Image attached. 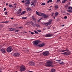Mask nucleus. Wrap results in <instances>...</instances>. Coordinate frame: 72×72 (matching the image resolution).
I'll use <instances>...</instances> for the list:
<instances>
[{"label":"nucleus","mask_w":72,"mask_h":72,"mask_svg":"<svg viewBox=\"0 0 72 72\" xmlns=\"http://www.w3.org/2000/svg\"><path fill=\"white\" fill-rule=\"evenodd\" d=\"M8 6L10 8H13V7H14V6L12 4H8Z\"/></svg>","instance_id":"21"},{"label":"nucleus","mask_w":72,"mask_h":72,"mask_svg":"<svg viewBox=\"0 0 72 72\" xmlns=\"http://www.w3.org/2000/svg\"><path fill=\"white\" fill-rule=\"evenodd\" d=\"M9 21H6L4 22V23H9Z\"/></svg>","instance_id":"42"},{"label":"nucleus","mask_w":72,"mask_h":72,"mask_svg":"<svg viewBox=\"0 0 72 72\" xmlns=\"http://www.w3.org/2000/svg\"><path fill=\"white\" fill-rule=\"evenodd\" d=\"M27 18L26 17H22V19H27Z\"/></svg>","instance_id":"33"},{"label":"nucleus","mask_w":72,"mask_h":72,"mask_svg":"<svg viewBox=\"0 0 72 72\" xmlns=\"http://www.w3.org/2000/svg\"><path fill=\"white\" fill-rule=\"evenodd\" d=\"M58 12H56L55 14V17H57L58 15Z\"/></svg>","instance_id":"16"},{"label":"nucleus","mask_w":72,"mask_h":72,"mask_svg":"<svg viewBox=\"0 0 72 72\" xmlns=\"http://www.w3.org/2000/svg\"><path fill=\"white\" fill-rule=\"evenodd\" d=\"M47 3H50V0H49V1H47Z\"/></svg>","instance_id":"61"},{"label":"nucleus","mask_w":72,"mask_h":72,"mask_svg":"<svg viewBox=\"0 0 72 72\" xmlns=\"http://www.w3.org/2000/svg\"><path fill=\"white\" fill-rule=\"evenodd\" d=\"M50 26L48 27L47 28V30H49V29H50Z\"/></svg>","instance_id":"51"},{"label":"nucleus","mask_w":72,"mask_h":72,"mask_svg":"<svg viewBox=\"0 0 72 72\" xmlns=\"http://www.w3.org/2000/svg\"><path fill=\"white\" fill-rule=\"evenodd\" d=\"M31 5L32 6H33L35 5V4H34V3H33Z\"/></svg>","instance_id":"36"},{"label":"nucleus","mask_w":72,"mask_h":72,"mask_svg":"<svg viewBox=\"0 0 72 72\" xmlns=\"http://www.w3.org/2000/svg\"><path fill=\"white\" fill-rule=\"evenodd\" d=\"M48 15H45V18H48Z\"/></svg>","instance_id":"44"},{"label":"nucleus","mask_w":72,"mask_h":72,"mask_svg":"<svg viewBox=\"0 0 72 72\" xmlns=\"http://www.w3.org/2000/svg\"><path fill=\"white\" fill-rule=\"evenodd\" d=\"M53 34H47L46 35L45 37H51V36H53Z\"/></svg>","instance_id":"9"},{"label":"nucleus","mask_w":72,"mask_h":72,"mask_svg":"<svg viewBox=\"0 0 72 72\" xmlns=\"http://www.w3.org/2000/svg\"><path fill=\"white\" fill-rule=\"evenodd\" d=\"M45 45V44H44V43H43L41 44L40 45Z\"/></svg>","instance_id":"41"},{"label":"nucleus","mask_w":72,"mask_h":72,"mask_svg":"<svg viewBox=\"0 0 72 72\" xmlns=\"http://www.w3.org/2000/svg\"><path fill=\"white\" fill-rule=\"evenodd\" d=\"M39 43H40V41L39 40H35L33 42V44L35 45H37Z\"/></svg>","instance_id":"5"},{"label":"nucleus","mask_w":72,"mask_h":72,"mask_svg":"<svg viewBox=\"0 0 72 72\" xmlns=\"http://www.w3.org/2000/svg\"><path fill=\"white\" fill-rule=\"evenodd\" d=\"M31 34H32V35H33V34H34V33L33 32H31Z\"/></svg>","instance_id":"57"},{"label":"nucleus","mask_w":72,"mask_h":72,"mask_svg":"<svg viewBox=\"0 0 72 72\" xmlns=\"http://www.w3.org/2000/svg\"><path fill=\"white\" fill-rule=\"evenodd\" d=\"M41 5H45V3H43L41 4Z\"/></svg>","instance_id":"38"},{"label":"nucleus","mask_w":72,"mask_h":72,"mask_svg":"<svg viewBox=\"0 0 72 72\" xmlns=\"http://www.w3.org/2000/svg\"><path fill=\"white\" fill-rule=\"evenodd\" d=\"M7 52H8V53H10V52H11L13 50V48L12 47L10 46L8 47L6 50Z\"/></svg>","instance_id":"3"},{"label":"nucleus","mask_w":72,"mask_h":72,"mask_svg":"<svg viewBox=\"0 0 72 72\" xmlns=\"http://www.w3.org/2000/svg\"><path fill=\"white\" fill-rule=\"evenodd\" d=\"M35 24L36 26H37V27H40V25L37 24L35 23Z\"/></svg>","instance_id":"27"},{"label":"nucleus","mask_w":72,"mask_h":72,"mask_svg":"<svg viewBox=\"0 0 72 72\" xmlns=\"http://www.w3.org/2000/svg\"><path fill=\"white\" fill-rule=\"evenodd\" d=\"M25 13H26V11H22L21 14V15H23V14H25Z\"/></svg>","instance_id":"22"},{"label":"nucleus","mask_w":72,"mask_h":72,"mask_svg":"<svg viewBox=\"0 0 72 72\" xmlns=\"http://www.w3.org/2000/svg\"><path fill=\"white\" fill-rule=\"evenodd\" d=\"M25 52H28V50L27 49H25Z\"/></svg>","instance_id":"35"},{"label":"nucleus","mask_w":72,"mask_h":72,"mask_svg":"<svg viewBox=\"0 0 72 72\" xmlns=\"http://www.w3.org/2000/svg\"><path fill=\"white\" fill-rule=\"evenodd\" d=\"M34 32L37 34V33H38V32H37V31H34Z\"/></svg>","instance_id":"43"},{"label":"nucleus","mask_w":72,"mask_h":72,"mask_svg":"<svg viewBox=\"0 0 72 72\" xmlns=\"http://www.w3.org/2000/svg\"><path fill=\"white\" fill-rule=\"evenodd\" d=\"M21 2H22V3H24V1H21Z\"/></svg>","instance_id":"62"},{"label":"nucleus","mask_w":72,"mask_h":72,"mask_svg":"<svg viewBox=\"0 0 72 72\" xmlns=\"http://www.w3.org/2000/svg\"><path fill=\"white\" fill-rule=\"evenodd\" d=\"M42 18L40 19L39 20L37 21V23H40V20H41Z\"/></svg>","instance_id":"25"},{"label":"nucleus","mask_w":72,"mask_h":72,"mask_svg":"<svg viewBox=\"0 0 72 72\" xmlns=\"http://www.w3.org/2000/svg\"><path fill=\"white\" fill-rule=\"evenodd\" d=\"M36 14L37 15H40V14L39 13V12H37V11H36Z\"/></svg>","instance_id":"31"},{"label":"nucleus","mask_w":72,"mask_h":72,"mask_svg":"<svg viewBox=\"0 0 72 72\" xmlns=\"http://www.w3.org/2000/svg\"><path fill=\"white\" fill-rule=\"evenodd\" d=\"M36 2H37V0H34V3H36Z\"/></svg>","instance_id":"46"},{"label":"nucleus","mask_w":72,"mask_h":72,"mask_svg":"<svg viewBox=\"0 0 72 72\" xmlns=\"http://www.w3.org/2000/svg\"><path fill=\"white\" fill-rule=\"evenodd\" d=\"M68 10L67 11L69 13H72V7L71 6H69L68 8Z\"/></svg>","instance_id":"6"},{"label":"nucleus","mask_w":72,"mask_h":72,"mask_svg":"<svg viewBox=\"0 0 72 72\" xmlns=\"http://www.w3.org/2000/svg\"><path fill=\"white\" fill-rule=\"evenodd\" d=\"M42 54H43V55L45 56V51L43 52Z\"/></svg>","instance_id":"37"},{"label":"nucleus","mask_w":72,"mask_h":72,"mask_svg":"<svg viewBox=\"0 0 72 72\" xmlns=\"http://www.w3.org/2000/svg\"><path fill=\"white\" fill-rule=\"evenodd\" d=\"M60 1V0H57V3H59Z\"/></svg>","instance_id":"49"},{"label":"nucleus","mask_w":72,"mask_h":72,"mask_svg":"<svg viewBox=\"0 0 72 72\" xmlns=\"http://www.w3.org/2000/svg\"><path fill=\"white\" fill-rule=\"evenodd\" d=\"M49 55V52L47 51L45 52V56H48Z\"/></svg>","instance_id":"13"},{"label":"nucleus","mask_w":72,"mask_h":72,"mask_svg":"<svg viewBox=\"0 0 72 72\" xmlns=\"http://www.w3.org/2000/svg\"><path fill=\"white\" fill-rule=\"evenodd\" d=\"M18 31H19V30H15V32H18Z\"/></svg>","instance_id":"54"},{"label":"nucleus","mask_w":72,"mask_h":72,"mask_svg":"<svg viewBox=\"0 0 72 72\" xmlns=\"http://www.w3.org/2000/svg\"><path fill=\"white\" fill-rule=\"evenodd\" d=\"M24 5L26 6V7H28L29 6V4L25 3L24 4Z\"/></svg>","instance_id":"24"},{"label":"nucleus","mask_w":72,"mask_h":72,"mask_svg":"<svg viewBox=\"0 0 72 72\" xmlns=\"http://www.w3.org/2000/svg\"><path fill=\"white\" fill-rule=\"evenodd\" d=\"M35 46L36 47L37 46L38 47V48H42L43 46H44V45H36Z\"/></svg>","instance_id":"15"},{"label":"nucleus","mask_w":72,"mask_h":72,"mask_svg":"<svg viewBox=\"0 0 72 72\" xmlns=\"http://www.w3.org/2000/svg\"><path fill=\"white\" fill-rule=\"evenodd\" d=\"M64 51H66L65 50H61V52H64Z\"/></svg>","instance_id":"45"},{"label":"nucleus","mask_w":72,"mask_h":72,"mask_svg":"<svg viewBox=\"0 0 72 72\" xmlns=\"http://www.w3.org/2000/svg\"><path fill=\"white\" fill-rule=\"evenodd\" d=\"M32 63V61H30V62H28V64H29V65L30 66H31Z\"/></svg>","instance_id":"30"},{"label":"nucleus","mask_w":72,"mask_h":72,"mask_svg":"<svg viewBox=\"0 0 72 72\" xmlns=\"http://www.w3.org/2000/svg\"><path fill=\"white\" fill-rule=\"evenodd\" d=\"M65 50V51H69V50H68V48L67 47L66 48V50Z\"/></svg>","instance_id":"34"},{"label":"nucleus","mask_w":72,"mask_h":72,"mask_svg":"<svg viewBox=\"0 0 72 72\" xmlns=\"http://www.w3.org/2000/svg\"><path fill=\"white\" fill-rule=\"evenodd\" d=\"M62 54H64V55H66V52H65L64 53H63Z\"/></svg>","instance_id":"58"},{"label":"nucleus","mask_w":72,"mask_h":72,"mask_svg":"<svg viewBox=\"0 0 72 72\" xmlns=\"http://www.w3.org/2000/svg\"><path fill=\"white\" fill-rule=\"evenodd\" d=\"M53 63V62L52 60H48V62L46 63V66H47L48 67H50L51 66V67H53V66H52Z\"/></svg>","instance_id":"1"},{"label":"nucleus","mask_w":72,"mask_h":72,"mask_svg":"<svg viewBox=\"0 0 72 72\" xmlns=\"http://www.w3.org/2000/svg\"><path fill=\"white\" fill-rule=\"evenodd\" d=\"M0 47L1 48L0 51L2 52V53H6V51H5V49L3 48H2L1 49V48H2L3 46H0Z\"/></svg>","instance_id":"4"},{"label":"nucleus","mask_w":72,"mask_h":72,"mask_svg":"<svg viewBox=\"0 0 72 72\" xmlns=\"http://www.w3.org/2000/svg\"><path fill=\"white\" fill-rule=\"evenodd\" d=\"M59 64H64V63L63 62H59Z\"/></svg>","instance_id":"32"},{"label":"nucleus","mask_w":72,"mask_h":72,"mask_svg":"<svg viewBox=\"0 0 72 72\" xmlns=\"http://www.w3.org/2000/svg\"><path fill=\"white\" fill-rule=\"evenodd\" d=\"M51 24V22L50 21H49L48 23H45V24L46 26H49L50 24Z\"/></svg>","instance_id":"14"},{"label":"nucleus","mask_w":72,"mask_h":72,"mask_svg":"<svg viewBox=\"0 0 72 72\" xmlns=\"http://www.w3.org/2000/svg\"><path fill=\"white\" fill-rule=\"evenodd\" d=\"M67 14H68V15H70V14L69 13H67Z\"/></svg>","instance_id":"64"},{"label":"nucleus","mask_w":72,"mask_h":72,"mask_svg":"<svg viewBox=\"0 0 72 72\" xmlns=\"http://www.w3.org/2000/svg\"><path fill=\"white\" fill-rule=\"evenodd\" d=\"M65 55H70L71 54V53L69 51H66L65 52Z\"/></svg>","instance_id":"11"},{"label":"nucleus","mask_w":72,"mask_h":72,"mask_svg":"<svg viewBox=\"0 0 72 72\" xmlns=\"http://www.w3.org/2000/svg\"><path fill=\"white\" fill-rule=\"evenodd\" d=\"M31 66H35V62H32Z\"/></svg>","instance_id":"26"},{"label":"nucleus","mask_w":72,"mask_h":72,"mask_svg":"<svg viewBox=\"0 0 72 72\" xmlns=\"http://www.w3.org/2000/svg\"><path fill=\"white\" fill-rule=\"evenodd\" d=\"M50 3H52V2H53L52 0H50Z\"/></svg>","instance_id":"60"},{"label":"nucleus","mask_w":72,"mask_h":72,"mask_svg":"<svg viewBox=\"0 0 72 72\" xmlns=\"http://www.w3.org/2000/svg\"><path fill=\"white\" fill-rule=\"evenodd\" d=\"M67 17L66 16H65L64 17V19H67Z\"/></svg>","instance_id":"50"},{"label":"nucleus","mask_w":72,"mask_h":72,"mask_svg":"<svg viewBox=\"0 0 72 72\" xmlns=\"http://www.w3.org/2000/svg\"><path fill=\"white\" fill-rule=\"evenodd\" d=\"M17 3H15V4H13V5H14V8L15 9V8H16V7L17 6Z\"/></svg>","instance_id":"19"},{"label":"nucleus","mask_w":72,"mask_h":72,"mask_svg":"<svg viewBox=\"0 0 72 72\" xmlns=\"http://www.w3.org/2000/svg\"><path fill=\"white\" fill-rule=\"evenodd\" d=\"M8 12H5V15H8Z\"/></svg>","instance_id":"47"},{"label":"nucleus","mask_w":72,"mask_h":72,"mask_svg":"<svg viewBox=\"0 0 72 72\" xmlns=\"http://www.w3.org/2000/svg\"><path fill=\"white\" fill-rule=\"evenodd\" d=\"M26 9L27 10V11H30V10H31V8H28V7H27L26 8Z\"/></svg>","instance_id":"17"},{"label":"nucleus","mask_w":72,"mask_h":72,"mask_svg":"<svg viewBox=\"0 0 72 72\" xmlns=\"http://www.w3.org/2000/svg\"><path fill=\"white\" fill-rule=\"evenodd\" d=\"M55 69L54 68H52L51 71V72H55Z\"/></svg>","instance_id":"20"},{"label":"nucleus","mask_w":72,"mask_h":72,"mask_svg":"<svg viewBox=\"0 0 72 72\" xmlns=\"http://www.w3.org/2000/svg\"><path fill=\"white\" fill-rule=\"evenodd\" d=\"M32 19H33V21H36V19L35 18V17H34L33 16H32Z\"/></svg>","instance_id":"18"},{"label":"nucleus","mask_w":72,"mask_h":72,"mask_svg":"<svg viewBox=\"0 0 72 72\" xmlns=\"http://www.w3.org/2000/svg\"><path fill=\"white\" fill-rule=\"evenodd\" d=\"M26 2V4H30V1L29 0H27Z\"/></svg>","instance_id":"29"},{"label":"nucleus","mask_w":72,"mask_h":72,"mask_svg":"<svg viewBox=\"0 0 72 72\" xmlns=\"http://www.w3.org/2000/svg\"><path fill=\"white\" fill-rule=\"evenodd\" d=\"M38 32H41V30H38Z\"/></svg>","instance_id":"52"},{"label":"nucleus","mask_w":72,"mask_h":72,"mask_svg":"<svg viewBox=\"0 0 72 72\" xmlns=\"http://www.w3.org/2000/svg\"><path fill=\"white\" fill-rule=\"evenodd\" d=\"M19 28L20 29H21V28H23V27L21 26L20 27H19Z\"/></svg>","instance_id":"55"},{"label":"nucleus","mask_w":72,"mask_h":72,"mask_svg":"<svg viewBox=\"0 0 72 72\" xmlns=\"http://www.w3.org/2000/svg\"><path fill=\"white\" fill-rule=\"evenodd\" d=\"M10 31H13V29L10 28Z\"/></svg>","instance_id":"39"},{"label":"nucleus","mask_w":72,"mask_h":72,"mask_svg":"<svg viewBox=\"0 0 72 72\" xmlns=\"http://www.w3.org/2000/svg\"><path fill=\"white\" fill-rule=\"evenodd\" d=\"M6 10V8H4V11H5Z\"/></svg>","instance_id":"56"},{"label":"nucleus","mask_w":72,"mask_h":72,"mask_svg":"<svg viewBox=\"0 0 72 72\" xmlns=\"http://www.w3.org/2000/svg\"><path fill=\"white\" fill-rule=\"evenodd\" d=\"M30 23L31 24V25H32V26H33V27H35V24L32 21H31Z\"/></svg>","instance_id":"12"},{"label":"nucleus","mask_w":72,"mask_h":72,"mask_svg":"<svg viewBox=\"0 0 72 72\" xmlns=\"http://www.w3.org/2000/svg\"><path fill=\"white\" fill-rule=\"evenodd\" d=\"M20 70V72H23V71H26V68H25V66L23 65L21 66Z\"/></svg>","instance_id":"2"},{"label":"nucleus","mask_w":72,"mask_h":72,"mask_svg":"<svg viewBox=\"0 0 72 72\" xmlns=\"http://www.w3.org/2000/svg\"><path fill=\"white\" fill-rule=\"evenodd\" d=\"M22 10L21 8L19 9V10L17 11V14L18 15L19 14H20V13L22 12Z\"/></svg>","instance_id":"8"},{"label":"nucleus","mask_w":72,"mask_h":72,"mask_svg":"<svg viewBox=\"0 0 72 72\" xmlns=\"http://www.w3.org/2000/svg\"><path fill=\"white\" fill-rule=\"evenodd\" d=\"M20 55V54L19 53H15L13 54V56H14V57H18V56Z\"/></svg>","instance_id":"7"},{"label":"nucleus","mask_w":72,"mask_h":72,"mask_svg":"<svg viewBox=\"0 0 72 72\" xmlns=\"http://www.w3.org/2000/svg\"><path fill=\"white\" fill-rule=\"evenodd\" d=\"M67 0H64L62 2V4H64V3H65V2H66V1H67Z\"/></svg>","instance_id":"28"},{"label":"nucleus","mask_w":72,"mask_h":72,"mask_svg":"<svg viewBox=\"0 0 72 72\" xmlns=\"http://www.w3.org/2000/svg\"><path fill=\"white\" fill-rule=\"evenodd\" d=\"M27 24L29 25L30 24V22H28Z\"/></svg>","instance_id":"48"},{"label":"nucleus","mask_w":72,"mask_h":72,"mask_svg":"<svg viewBox=\"0 0 72 72\" xmlns=\"http://www.w3.org/2000/svg\"><path fill=\"white\" fill-rule=\"evenodd\" d=\"M58 7H59V6L57 5H56L55 6V9H58Z\"/></svg>","instance_id":"23"},{"label":"nucleus","mask_w":72,"mask_h":72,"mask_svg":"<svg viewBox=\"0 0 72 72\" xmlns=\"http://www.w3.org/2000/svg\"><path fill=\"white\" fill-rule=\"evenodd\" d=\"M43 31H45V28H44L43 29Z\"/></svg>","instance_id":"63"},{"label":"nucleus","mask_w":72,"mask_h":72,"mask_svg":"<svg viewBox=\"0 0 72 72\" xmlns=\"http://www.w3.org/2000/svg\"><path fill=\"white\" fill-rule=\"evenodd\" d=\"M39 16V17H40V16H42V17H43L44 18H45V14L44 13L40 14Z\"/></svg>","instance_id":"10"},{"label":"nucleus","mask_w":72,"mask_h":72,"mask_svg":"<svg viewBox=\"0 0 72 72\" xmlns=\"http://www.w3.org/2000/svg\"><path fill=\"white\" fill-rule=\"evenodd\" d=\"M12 29L13 30V31H15V30H16V28H13Z\"/></svg>","instance_id":"53"},{"label":"nucleus","mask_w":72,"mask_h":72,"mask_svg":"<svg viewBox=\"0 0 72 72\" xmlns=\"http://www.w3.org/2000/svg\"><path fill=\"white\" fill-rule=\"evenodd\" d=\"M3 27V25L1 24L0 25V28H1Z\"/></svg>","instance_id":"40"},{"label":"nucleus","mask_w":72,"mask_h":72,"mask_svg":"<svg viewBox=\"0 0 72 72\" xmlns=\"http://www.w3.org/2000/svg\"><path fill=\"white\" fill-rule=\"evenodd\" d=\"M61 60H57V61H58V62H60L61 61Z\"/></svg>","instance_id":"59"}]
</instances>
